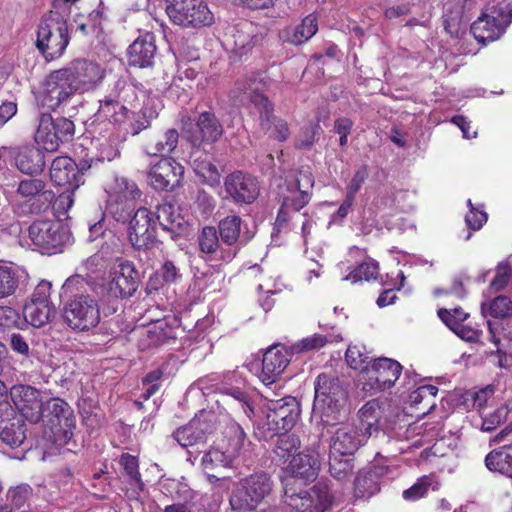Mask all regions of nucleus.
<instances>
[{
	"mask_svg": "<svg viewBox=\"0 0 512 512\" xmlns=\"http://www.w3.org/2000/svg\"><path fill=\"white\" fill-rule=\"evenodd\" d=\"M320 468L318 453L307 450L294 455L289 463L291 475L283 478L284 502L292 509L300 512H324L331 503L332 497L325 485H314L310 490L297 489L298 479L304 482L316 479Z\"/></svg>",
	"mask_w": 512,
	"mask_h": 512,
	"instance_id": "f257e3e1",
	"label": "nucleus"
},
{
	"mask_svg": "<svg viewBox=\"0 0 512 512\" xmlns=\"http://www.w3.org/2000/svg\"><path fill=\"white\" fill-rule=\"evenodd\" d=\"M313 186L314 178L308 168H302L296 176L286 179L281 188V207L275 221L278 230L300 225L304 238L310 233L312 222L307 213H300V210L309 203Z\"/></svg>",
	"mask_w": 512,
	"mask_h": 512,
	"instance_id": "f03ea898",
	"label": "nucleus"
},
{
	"mask_svg": "<svg viewBox=\"0 0 512 512\" xmlns=\"http://www.w3.org/2000/svg\"><path fill=\"white\" fill-rule=\"evenodd\" d=\"M88 282L81 275L69 277L62 285V294L67 297L63 306V319L74 331L85 332L100 322L97 300L84 294Z\"/></svg>",
	"mask_w": 512,
	"mask_h": 512,
	"instance_id": "7ed1b4c3",
	"label": "nucleus"
},
{
	"mask_svg": "<svg viewBox=\"0 0 512 512\" xmlns=\"http://www.w3.org/2000/svg\"><path fill=\"white\" fill-rule=\"evenodd\" d=\"M273 483L264 472L251 474L241 479L229 498L232 512H253L271 493Z\"/></svg>",
	"mask_w": 512,
	"mask_h": 512,
	"instance_id": "20e7f679",
	"label": "nucleus"
},
{
	"mask_svg": "<svg viewBox=\"0 0 512 512\" xmlns=\"http://www.w3.org/2000/svg\"><path fill=\"white\" fill-rule=\"evenodd\" d=\"M70 41L66 19L58 11H50L39 24L36 46L48 60L60 57Z\"/></svg>",
	"mask_w": 512,
	"mask_h": 512,
	"instance_id": "39448f33",
	"label": "nucleus"
},
{
	"mask_svg": "<svg viewBox=\"0 0 512 512\" xmlns=\"http://www.w3.org/2000/svg\"><path fill=\"white\" fill-rule=\"evenodd\" d=\"M105 191L108 214L117 222L126 223L135 210L136 201L142 195L138 185L127 177L115 176Z\"/></svg>",
	"mask_w": 512,
	"mask_h": 512,
	"instance_id": "423d86ee",
	"label": "nucleus"
},
{
	"mask_svg": "<svg viewBox=\"0 0 512 512\" xmlns=\"http://www.w3.org/2000/svg\"><path fill=\"white\" fill-rule=\"evenodd\" d=\"M28 236L35 247L43 254H56L72 243V234L59 220L39 219L28 229Z\"/></svg>",
	"mask_w": 512,
	"mask_h": 512,
	"instance_id": "0eeeda50",
	"label": "nucleus"
},
{
	"mask_svg": "<svg viewBox=\"0 0 512 512\" xmlns=\"http://www.w3.org/2000/svg\"><path fill=\"white\" fill-rule=\"evenodd\" d=\"M170 21L184 28L201 29L211 26L215 19L204 0H165Z\"/></svg>",
	"mask_w": 512,
	"mask_h": 512,
	"instance_id": "6e6552de",
	"label": "nucleus"
},
{
	"mask_svg": "<svg viewBox=\"0 0 512 512\" xmlns=\"http://www.w3.org/2000/svg\"><path fill=\"white\" fill-rule=\"evenodd\" d=\"M17 194L23 198L14 204V212L20 216L39 214L46 211L54 198V192L38 178H27L19 182Z\"/></svg>",
	"mask_w": 512,
	"mask_h": 512,
	"instance_id": "1a4fd4ad",
	"label": "nucleus"
},
{
	"mask_svg": "<svg viewBox=\"0 0 512 512\" xmlns=\"http://www.w3.org/2000/svg\"><path fill=\"white\" fill-rule=\"evenodd\" d=\"M267 402L265 426L272 437L282 432L290 431L300 416V405L295 397L285 396L280 399H269Z\"/></svg>",
	"mask_w": 512,
	"mask_h": 512,
	"instance_id": "9d476101",
	"label": "nucleus"
},
{
	"mask_svg": "<svg viewBox=\"0 0 512 512\" xmlns=\"http://www.w3.org/2000/svg\"><path fill=\"white\" fill-rule=\"evenodd\" d=\"M182 134L193 146L200 147L204 143L212 144L223 134V126L211 111H203L194 117L182 120Z\"/></svg>",
	"mask_w": 512,
	"mask_h": 512,
	"instance_id": "9b49d317",
	"label": "nucleus"
},
{
	"mask_svg": "<svg viewBox=\"0 0 512 512\" xmlns=\"http://www.w3.org/2000/svg\"><path fill=\"white\" fill-rule=\"evenodd\" d=\"M75 132L74 123L64 117L53 119L49 113L39 116V124L35 132V141L48 152L56 151L60 144L72 139Z\"/></svg>",
	"mask_w": 512,
	"mask_h": 512,
	"instance_id": "f8f14e48",
	"label": "nucleus"
},
{
	"mask_svg": "<svg viewBox=\"0 0 512 512\" xmlns=\"http://www.w3.org/2000/svg\"><path fill=\"white\" fill-rule=\"evenodd\" d=\"M265 36L264 28L258 24L242 20L235 24L227 34L226 44L230 48V59L236 63L250 54Z\"/></svg>",
	"mask_w": 512,
	"mask_h": 512,
	"instance_id": "ddd939ff",
	"label": "nucleus"
},
{
	"mask_svg": "<svg viewBox=\"0 0 512 512\" xmlns=\"http://www.w3.org/2000/svg\"><path fill=\"white\" fill-rule=\"evenodd\" d=\"M217 413L213 410H201L188 424L178 428L174 439L184 448L203 443L220 424Z\"/></svg>",
	"mask_w": 512,
	"mask_h": 512,
	"instance_id": "4468645a",
	"label": "nucleus"
},
{
	"mask_svg": "<svg viewBox=\"0 0 512 512\" xmlns=\"http://www.w3.org/2000/svg\"><path fill=\"white\" fill-rule=\"evenodd\" d=\"M511 22L512 9L509 5L492 7L473 22L470 30L479 43L486 44L497 40Z\"/></svg>",
	"mask_w": 512,
	"mask_h": 512,
	"instance_id": "2eb2a0df",
	"label": "nucleus"
},
{
	"mask_svg": "<svg viewBox=\"0 0 512 512\" xmlns=\"http://www.w3.org/2000/svg\"><path fill=\"white\" fill-rule=\"evenodd\" d=\"M264 83L258 74H250L238 79L233 93L242 104L252 103L259 111V122L264 127L270 122L271 103L262 93Z\"/></svg>",
	"mask_w": 512,
	"mask_h": 512,
	"instance_id": "dca6fc26",
	"label": "nucleus"
},
{
	"mask_svg": "<svg viewBox=\"0 0 512 512\" xmlns=\"http://www.w3.org/2000/svg\"><path fill=\"white\" fill-rule=\"evenodd\" d=\"M139 273L132 262L117 259L109 271L107 293L115 298L131 297L138 289Z\"/></svg>",
	"mask_w": 512,
	"mask_h": 512,
	"instance_id": "f3484780",
	"label": "nucleus"
},
{
	"mask_svg": "<svg viewBox=\"0 0 512 512\" xmlns=\"http://www.w3.org/2000/svg\"><path fill=\"white\" fill-rule=\"evenodd\" d=\"M345 399V392L339 379L320 374L315 381L314 411H319L322 417H329L339 410Z\"/></svg>",
	"mask_w": 512,
	"mask_h": 512,
	"instance_id": "a211bd4d",
	"label": "nucleus"
},
{
	"mask_svg": "<svg viewBox=\"0 0 512 512\" xmlns=\"http://www.w3.org/2000/svg\"><path fill=\"white\" fill-rule=\"evenodd\" d=\"M76 93H79L78 89L62 68L46 78L41 103L48 109L56 110L68 103Z\"/></svg>",
	"mask_w": 512,
	"mask_h": 512,
	"instance_id": "6ab92c4d",
	"label": "nucleus"
},
{
	"mask_svg": "<svg viewBox=\"0 0 512 512\" xmlns=\"http://www.w3.org/2000/svg\"><path fill=\"white\" fill-rule=\"evenodd\" d=\"M133 213L127 220L129 241L136 249H147L156 241L157 222L154 214L145 207L138 208Z\"/></svg>",
	"mask_w": 512,
	"mask_h": 512,
	"instance_id": "aec40b11",
	"label": "nucleus"
},
{
	"mask_svg": "<svg viewBox=\"0 0 512 512\" xmlns=\"http://www.w3.org/2000/svg\"><path fill=\"white\" fill-rule=\"evenodd\" d=\"M43 417L47 418L55 437L69 440L75 428V416L70 405L61 398H51L43 404Z\"/></svg>",
	"mask_w": 512,
	"mask_h": 512,
	"instance_id": "412c9836",
	"label": "nucleus"
},
{
	"mask_svg": "<svg viewBox=\"0 0 512 512\" xmlns=\"http://www.w3.org/2000/svg\"><path fill=\"white\" fill-rule=\"evenodd\" d=\"M402 371L401 364L391 358L374 359L367 370L365 390L384 391L394 386Z\"/></svg>",
	"mask_w": 512,
	"mask_h": 512,
	"instance_id": "4be33fe9",
	"label": "nucleus"
},
{
	"mask_svg": "<svg viewBox=\"0 0 512 512\" xmlns=\"http://www.w3.org/2000/svg\"><path fill=\"white\" fill-rule=\"evenodd\" d=\"M219 233L213 226H205L198 235L201 258L209 262L230 263L238 254L239 248L222 244Z\"/></svg>",
	"mask_w": 512,
	"mask_h": 512,
	"instance_id": "5701e85b",
	"label": "nucleus"
},
{
	"mask_svg": "<svg viewBox=\"0 0 512 512\" xmlns=\"http://www.w3.org/2000/svg\"><path fill=\"white\" fill-rule=\"evenodd\" d=\"M79 93L95 89L104 79L105 70L98 63L77 59L63 68Z\"/></svg>",
	"mask_w": 512,
	"mask_h": 512,
	"instance_id": "b1692460",
	"label": "nucleus"
},
{
	"mask_svg": "<svg viewBox=\"0 0 512 512\" xmlns=\"http://www.w3.org/2000/svg\"><path fill=\"white\" fill-rule=\"evenodd\" d=\"M184 175V167L173 158H162L151 165L148 171L150 185L158 191H169L178 187Z\"/></svg>",
	"mask_w": 512,
	"mask_h": 512,
	"instance_id": "393cba45",
	"label": "nucleus"
},
{
	"mask_svg": "<svg viewBox=\"0 0 512 512\" xmlns=\"http://www.w3.org/2000/svg\"><path fill=\"white\" fill-rule=\"evenodd\" d=\"M369 437L357 426L344 424L337 427L331 435L329 452L333 455H353Z\"/></svg>",
	"mask_w": 512,
	"mask_h": 512,
	"instance_id": "a878e982",
	"label": "nucleus"
},
{
	"mask_svg": "<svg viewBox=\"0 0 512 512\" xmlns=\"http://www.w3.org/2000/svg\"><path fill=\"white\" fill-rule=\"evenodd\" d=\"M11 398L22 418L31 423H37L42 419L44 401L36 388L29 385L14 386Z\"/></svg>",
	"mask_w": 512,
	"mask_h": 512,
	"instance_id": "bb28decb",
	"label": "nucleus"
},
{
	"mask_svg": "<svg viewBox=\"0 0 512 512\" xmlns=\"http://www.w3.org/2000/svg\"><path fill=\"white\" fill-rule=\"evenodd\" d=\"M224 187L227 195L237 204H250L259 195L257 179L242 171H235L227 175Z\"/></svg>",
	"mask_w": 512,
	"mask_h": 512,
	"instance_id": "cd10ccee",
	"label": "nucleus"
},
{
	"mask_svg": "<svg viewBox=\"0 0 512 512\" xmlns=\"http://www.w3.org/2000/svg\"><path fill=\"white\" fill-rule=\"evenodd\" d=\"M245 384L246 381L240 372H228L220 392L224 398H227L223 399L224 402H231L236 409H240L247 418L251 419L254 408L248 393L243 390Z\"/></svg>",
	"mask_w": 512,
	"mask_h": 512,
	"instance_id": "c85d7f7f",
	"label": "nucleus"
},
{
	"mask_svg": "<svg viewBox=\"0 0 512 512\" xmlns=\"http://www.w3.org/2000/svg\"><path fill=\"white\" fill-rule=\"evenodd\" d=\"M290 362V353L281 345L269 347L263 355L259 379L265 386L276 383Z\"/></svg>",
	"mask_w": 512,
	"mask_h": 512,
	"instance_id": "c756f323",
	"label": "nucleus"
},
{
	"mask_svg": "<svg viewBox=\"0 0 512 512\" xmlns=\"http://www.w3.org/2000/svg\"><path fill=\"white\" fill-rule=\"evenodd\" d=\"M50 178L57 186L67 187V189H77L81 182L78 166L68 156H59L52 161Z\"/></svg>",
	"mask_w": 512,
	"mask_h": 512,
	"instance_id": "7c9ffc66",
	"label": "nucleus"
},
{
	"mask_svg": "<svg viewBox=\"0 0 512 512\" xmlns=\"http://www.w3.org/2000/svg\"><path fill=\"white\" fill-rule=\"evenodd\" d=\"M244 229L246 225L243 226L241 217L236 214L228 215L218 223V233L222 244L226 247L240 249V246L246 245L252 236Z\"/></svg>",
	"mask_w": 512,
	"mask_h": 512,
	"instance_id": "2f4dec72",
	"label": "nucleus"
},
{
	"mask_svg": "<svg viewBox=\"0 0 512 512\" xmlns=\"http://www.w3.org/2000/svg\"><path fill=\"white\" fill-rule=\"evenodd\" d=\"M127 113L128 107L107 93L99 100V108L94 114L92 125L97 122L105 123V130L109 131L114 125L122 123L127 118Z\"/></svg>",
	"mask_w": 512,
	"mask_h": 512,
	"instance_id": "473e14b6",
	"label": "nucleus"
},
{
	"mask_svg": "<svg viewBox=\"0 0 512 512\" xmlns=\"http://www.w3.org/2000/svg\"><path fill=\"white\" fill-rule=\"evenodd\" d=\"M156 54L155 37L152 33L139 36L128 48V62L130 66L139 68L149 67L153 64Z\"/></svg>",
	"mask_w": 512,
	"mask_h": 512,
	"instance_id": "72a5a7b5",
	"label": "nucleus"
},
{
	"mask_svg": "<svg viewBox=\"0 0 512 512\" xmlns=\"http://www.w3.org/2000/svg\"><path fill=\"white\" fill-rule=\"evenodd\" d=\"M0 438L11 448L19 447L26 438L23 419L12 410L0 413Z\"/></svg>",
	"mask_w": 512,
	"mask_h": 512,
	"instance_id": "f704fd0d",
	"label": "nucleus"
},
{
	"mask_svg": "<svg viewBox=\"0 0 512 512\" xmlns=\"http://www.w3.org/2000/svg\"><path fill=\"white\" fill-rule=\"evenodd\" d=\"M318 31L317 17L313 14L306 16L296 26H289L280 31L279 37L285 43L301 45L312 38Z\"/></svg>",
	"mask_w": 512,
	"mask_h": 512,
	"instance_id": "c9c22d12",
	"label": "nucleus"
},
{
	"mask_svg": "<svg viewBox=\"0 0 512 512\" xmlns=\"http://www.w3.org/2000/svg\"><path fill=\"white\" fill-rule=\"evenodd\" d=\"M177 338L175 329L168 325L166 321H157L147 328L140 340L142 349L169 343Z\"/></svg>",
	"mask_w": 512,
	"mask_h": 512,
	"instance_id": "e433bc0d",
	"label": "nucleus"
},
{
	"mask_svg": "<svg viewBox=\"0 0 512 512\" xmlns=\"http://www.w3.org/2000/svg\"><path fill=\"white\" fill-rule=\"evenodd\" d=\"M225 436L227 438L226 451L234 461L249 450L251 443L247 439L244 429L238 423L231 421L226 427Z\"/></svg>",
	"mask_w": 512,
	"mask_h": 512,
	"instance_id": "4c0bfd02",
	"label": "nucleus"
},
{
	"mask_svg": "<svg viewBox=\"0 0 512 512\" xmlns=\"http://www.w3.org/2000/svg\"><path fill=\"white\" fill-rule=\"evenodd\" d=\"M27 273L17 266L0 264V300L15 294Z\"/></svg>",
	"mask_w": 512,
	"mask_h": 512,
	"instance_id": "58836bf2",
	"label": "nucleus"
},
{
	"mask_svg": "<svg viewBox=\"0 0 512 512\" xmlns=\"http://www.w3.org/2000/svg\"><path fill=\"white\" fill-rule=\"evenodd\" d=\"M382 413V407L378 400L368 401L358 412L360 420V427L358 428L367 433L368 437H371L374 433L378 432Z\"/></svg>",
	"mask_w": 512,
	"mask_h": 512,
	"instance_id": "ea45409f",
	"label": "nucleus"
},
{
	"mask_svg": "<svg viewBox=\"0 0 512 512\" xmlns=\"http://www.w3.org/2000/svg\"><path fill=\"white\" fill-rule=\"evenodd\" d=\"M485 464L490 471L512 478V444L492 450L486 456Z\"/></svg>",
	"mask_w": 512,
	"mask_h": 512,
	"instance_id": "a19ab883",
	"label": "nucleus"
},
{
	"mask_svg": "<svg viewBox=\"0 0 512 512\" xmlns=\"http://www.w3.org/2000/svg\"><path fill=\"white\" fill-rule=\"evenodd\" d=\"M56 314L54 305H38L26 303L23 308V322L33 327L40 328L48 324Z\"/></svg>",
	"mask_w": 512,
	"mask_h": 512,
	"instance_id": "79ce46f5",
	"label": "nucleus"
},
{
	"mask_svg": "<svg viewBox=\"0 0 512 512\" xmlns=\"http://www.w3.org/2000/svg\"><path fill=\"white\" fill-rule=\"evenodd\" d=\"M108 93L117 99L120 104L131 107L135 106L140 96L143 97L144 93L135 84L127 81L126 79H118L109 88Z\"/></svg>",
	"mask_w": 512,
	"mask_h": 512,
	"instance_id": "37998d69",
	"label": "nucleus"
},
{
	"mask_svg": "<svg viewBox=\"0 0 512 512\" xmlns=\"http://www.w3.org/2000/svg\"><path fill=\"white\" fill-rule=\"evenodd\" d=\"M153 214L157 227L160 226L164 231L174 233L176 228L181 225L179 214L170 203L159 204Z\"/></svg>",
	"mask_w": 512,
	"mask_h": 512,
	"instance_id": "c03bdc74",
	"label": "nucleus"
},
{
	"mask_svg": "<svg viewBox=\"0 0 512 512\" xmlns=\"http://www.w3.org/2000/svg\"><path fill=\"white\" fill-rule=\"evenodd\" d=\"M354 469L351 455H333L329 452V473L338 481L348 479Z\"/></svg>",
	"mask_w": 512,
	"mask_h": 512,
	"instance_id": "a18cd8bd",
	"label": "nucleus"
},
{
	"mask_svg": "<svg viewBox=\"0 0 512 512\" xmlns=\"http://www.w3.org/2000/svg\"><path fill=\"white\" fill-rule=\"evenodd\" d=\"M120 464L129 478L132 489V496H137L139 491L143 490L144 484L139 473V463L137 457L124 453L120 457Z\"/></svg>",
	"mask_w": 512,
	"mask_h": 512,
	"instance_id": "49530a36",
	"label": "nucleus"
},
{
	"mask_svg": "<svg viewBox=\"0 0 512 512\" xmlns=\"http://www.w3.org/2000/svg\"><path fill=\"white\" fill-rule=\"evenodd\" d=\"M17 168L26 174H33L41 170L43 160L36 149H24L15 158Z\"/></svg>",
	"mask_w": 512,
	"mask_h": 512,
	"instance_id": "de8ad7c7",
	"label": "nucleus"
},
{
	"mask_svg": "<svg viewBox=\"0 0 512 512\" xmlns=\"http://www.w3.org/2000/svg\"><path fill=\"white\" fill-rule=\"evenodd\" d=\"M341 339L340 335L336 334H313L311 336L305 337L295 343L292 346V349L296 353L308 352L312 350H317L324 347L327 343L337 342Z\"/></svg>",
	"mask_w": 512,
	"mask_h": 512,
	"instance_id": "09e8293b",
	"label": "nucleus"
},
{
	"mask_svg": "<svg viewBox=\"0 0 512 512\" xmlns=\"http://www.w3.org/2000/svg\"><path fill=\"white\" fill-rule=\"evenodd\" d=\"M481 313L493 318H505L512 315V301L507 296H498L489 302L481 304Z\"/></svg>",
	"mask_w": 512,
	"mask_h": 512,
	"instance_id": "8fccbe9b",
	"label": "nucleus"
},
{
	"mask_svg": "<svg viewBox=\"0 0 512 512\" xmlns=\"http://www.w3.org/2000/svg\"><path fill=\"white\" fill-rule=\"evenodd\" d=\"M323 130L319 123H309L303 126L295 136L294 146L299 150H311L318 141Z\"/></svg>",
	"mask_w": 512,
	"mask_h": 512,
	"instance_id": "3c124183",
	"label": "nucleus"
},
{
	"mask_svg": "<svg viewBox=\"0 0 512 512\" xmlns=\"http://www.w3.org/2000/svg\"><path fill=\"white\" fill-rule=\"evenodd\" d=\"M437 314L439 318L461 339L468 342H474L479 339L481 335L479 330L466 326L463 323H459L458 321L451 320L449 317L450 313L446 308L439 309Z\"/></svg>",
	"mask_w": 512,
	"mask_h": 512,
	"instance_id": "603ef678",
	"label": "nucleus"
},
{
	"mask_svg": "<svg viewBox=\"0 0 512 512\" xmlns=\"http://www.w3.org/2000/svg\"><path fill=\"white\" fill-rule=\"evenodd\" d=\"M178 138L177 130L168 129L155 144L147 146V153L153 156H167L176 149Z\"/></svg>",
	"mask_w": 512,
	"mask_h": 512,
	"instance_id": "864d4df0",
	"label": "nucleus"
},
{
	"mask_svg": "<svg viewBox=\"0 0 512 512\" xmlns=\"http://www.w3.org/2000/svg\"><path fill=\"white\" fill-rule=\"evenodd\" d=\"M379 490L375 473L359 472L354 481L357 498H369Z\"/></svg>",
	"mask_w": 512,
	"mask_h": 512,
	"instance_id": "5fc2aeb1",
	"label": "nucleus"
},
{
	"mask_svg": "<svg viewBox=\"0 0 512 512\" xmlns=\"http://www.w3.org/2000/svg\"><path fill=\"white\" fill-rule=\"evenodd\" d=\"M379 274L378 263L372 259L367 258L364 262L359 264L352 272L343 278V280L356 283L358 281H370L377 279Z\"/></svg>",
	"mask_w": 512,
	"mask_h": 512,
	"instance_id": "6e6d98bb",
	"label": "nucleus"
},
{
	"mask_svg": "<svg viewBox=\"0 0 512 512\" xmlns=\"http://www.w3.org/2000/svg\"><path fill=\"white\" fill-rule=\"evenodd\" d=\"M193 169L206 184L210 186L219 185L221 178L220 172L208 159H195L193 162Z\"/></svg>",
	"mask_w": 512,
	"mask_h": 512,
	"instance_id": "4d7b16f0",
	"label": "nucleus"
},
{
	"mask_svg": "<svg viewBox=\"0 0 512 512\" xmlns=\"http://www.w3.org/2000/svg\"><path fill=\"white\" fill-rule=\"evenodd\" d=\"M234 460L229 453L213 448L205 452L201 458V464L204 469H213L215 467H228L233 465Z\"/></svg>",
	"mask_w": 512,
	"mask_h": 512,
	"instance_id": "13d9d810",
	"label": "nucleus"
},
{
	"mask_svg": "<svg viewBox=\"0 0 512 512\" xmlns=\"http://www.w3.org/2000/svg\"><path fill=\"white\" fill-rule=\"evenodd\" d=\"M76 189H66L60 193L58 197H54L50 207L52 208L54 216L57 220L67 218V213L74 203V191Z\"/></svg>",
	"mask_w": 512,
	"mask_h": 512,
	"instance_id": "bf43d9fd",
	"label": "nucleus"
},
{
	"mask_svg": "<svg viewBox=\"0 0 512 512\" xmlns=\"http://www.w3.org/2000/svg\"><path fill=\"white\" fill-rule=\"evenodd\" d=\"M270 119L271 120L267 126L264 127L260 124L261 128L269 135L270 138H273L279 142L286 141L290 135L288 123L284 119L277 118L273 115L272 105Z\"/></svg>",
	"mask_w": 512,
	"mask_h": 512,
	"instance_id": "052dcab7",
	"label": "nucleus"
},
{
	"mask_svg": "<svg viewBox=\"0 0 512 512\" xmlns=\"http://www.w3.org/2000/svg\"><path fill=\"white\" fill-rule=\"evenodd\" d=\"M31 496L32 488L28 484H20L7 491L6 501L18 512Z\"/></svg>",
	"mask_w": 512,
	"mask_h": 512,
	"instance_id": "680f3d73",
	"label": "nucleus"
},
{
	"mask_svg": "<svg viewBox=\"0 0 512 512\" xmlns=\"http://www.w3.org/2000/svg\"><path fill=\"white\" fill-rule=\"evenodd\" d=\"M480 415L482 418V431L490 432L506 420L508 416V408L503 405L493 411L483 410Z\"/></svg>",
	"mask_w": 512,
	"mask_h": 512,
	"instance_id": "e2e57ef3",
	"label": "nucleus"
},
{
	"mask_svg": "<svg viewBox=\"0 0 512 512\" xmlns=\"http://www.w3.org/2000/svg\"><path fill=\"white\" fill-rule=\"evenodd\" d=\"M348 365L356 370L367 373L372 361L369 356L364 354L357 345L349 346L345 354Z\"/></svg>",
	"mask_w": 512,
	"mask_h": 512,
	"instance_id": "0e129e2a",
	"label": "nucleus"
},
{
	"mask_svg": "<svg viewBox=\"0 0 512 512\" xmlns=\"http://www.w3.org/2000/svg\"><path fill=\"white\" fill-rule=\"evenodd\" d=\"M24 322L19 312L9 306H0V332L18 328L22 329Z\"/></svg>",
	"mask_w": 512,
	"mask_h": 512,
	"instance_id": "69168bd1",
	"label": "nucleus"
},
{
	"mask_svg": "<svg viewBox=\"0 0 512 512\" xmlns=\"http://www.w3.org/2000/svg\"><path fill=\"white\" fill-rule=\"evenodd\" d=\"M278 435L274 451L280 458L285 459L299 447L300 441L297 436L287 434V432Z\"/></svg>",
	"mask_w": 512,
	"mask_h": 512,
	"instance_id": "338daca9",
	"label": "nucleus"
},
{
	"mask_svg": "<svg viewBox=\"0 0 512 512\" xmlns=\"http://www.w3.org/2000/svg\"><path fill=\"white\" fill-rule=\"evenodd\" d=\"M438 393V388L434 385H422L414 390L409 395V402L411 406L417 407L423 400L427 401L430 409L435 406V402L433 401L434 397Z\"/></svg>",
	"mask_w": 512,
	"mask_h": 512,
	"instance_id": "774afa93",
	"label": "nucleus"
}]
</instances>
